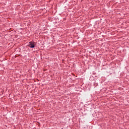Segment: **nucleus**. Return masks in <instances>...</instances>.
<instances>
[{
    "mask_svg": "<svg viewBox=\"0 0 129 129\" xmlns=\"http://www.w3.org/2000/svg\"><path fill=\"white\" fill-rule=\"evenodd\" d=\"M29 44V46L30 48H35V45H36L37 43L34 42H30Z\"/></svg>",
    "mask_w": 129,
    "mask_h": 129,
    "instance_id": "nucleus-1",
    "label": "nucleus"
}]
</instances>
